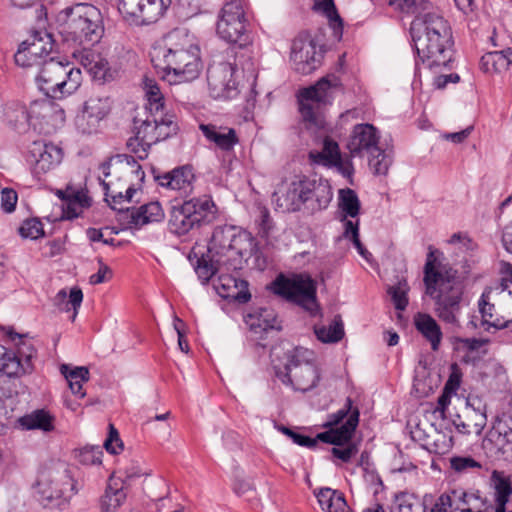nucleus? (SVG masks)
<instances>
[{
	"mask_svg": "<svg viewBox=\"0 0 512 512\" xmlns=\"http://www.w3.org/2000/svg\"><path fill=\"white\" fill-rule=\"evenodd\" d=\"M111 101L106 96H91L85 101L82 112L77 115L75 125L83 134H92L98 131L100 122L109 114Z\"/></svg>",
	"mask_w": 512,
	"mask_h": 512,
	"instance_id": "15",
	"label": "nucleus"
},
{
	"mask_svg": "<svg viewBox=\"0 0 512 512\" xmlns=\"http://www.w3.org/2000/svg\"><path fill=\"white\" fill-rule=\"evenodd\" d=\"M352 405H353V402H352L351 398L348 397L346 399V402H345V405L343 408H341L337 412L329 415L328 422L324 425V427L336 426L340 422H342L343 419H345L346 417H349V415L354 410Z\"/></svg>",
	"mask_w": 512,
	"mask_h": 512,
	"instance_id": "62",
	"label": "nucleus"
},
{
	"mask_svg": "<svg viewBox=\"0 0 512 512\" xmlns=\"http://www.w3.org/2000/svg\"><path fill=\"white\" fill-rule=\"evenodd\" d=\"M22 43H27L30 54H35L42 61L48 60L46 57L52 52L54 46L52 36L46 31H36Z\"/></svg>",
	"mask_w": 512,
	"mask_h": 512,
	"instance_id": "36",
	"label": "nucleus"
},
{
	"mask_svg": "<svg viewBox=\"0 0 512 512\" xmlns=\"http://www.w3.org/2000/svg\"><path fill=\"white\" fill-rule=\"evenodd\" d=\"M485 449L512 457V414L503 412L494 421L492 429L483 441Z\"/></svg>",
	"mask_w": 512,
	"mask_h": 512,
	"instance_id": "19",
	"label": "nucleus"
},
{
	"mask_svg": "<svg viewBox=\"0 0 512 512\" xmlns=\"http://www.w3.org/2000/svg\"><path fill=\"white\" fill-rule=\"evenodd\" d=\"M450 465L458 473H468L482 468V464L471 456H455L450 459Z\"/></svg>",
	"mask_w": 512,
	"mask_h": 512,
	"instance_id": "54",
	"label": "nucleus"
},
{
	"mask_svg": "<svg viewBox=\"0 0 512 512\" xmlns=\"http://www.w3.org/2000/svg\"><path fill=\"white\" fill-rule=\"evenodd\" d=\"M214 288L219 296L224 299L246 303L251 298V294L248 291V282L230 274L219 275Z\"/></svg>",
	"mask_w": 512,
	"mask_h": 512,
	"instance_id": "24",
	"label": "nucleus"
},
{
	"mask_svg": "<svg viewBox=\"0 0 512 512\" xmlns=\"http://www.w3.org/2000/svg\"><path fill=\"white\" fill-rule=\"evenodd\" d=\"M379 140V131L372 124H357L353 127L347 147L353 156L373 154L378 150Z\"/></svg>",
	"mask_w": 512,
	"mask_h": 512,
	"instance_id": "20",
	"label": "nucleus"
},
{
	"mask_svg": "<svg viewBox=\"0 0 512 512\" xmlns=\"http://www.w3.org/2000/svg\"><path fill=\"white\" fill-rule=\"evenodd\" d=\"M387 2L395 10L415 17L428 12L432 8L428 0H387Z\"/></svg>",
	"mask_w": 512,
	"mask_h": 512,
	"instance_id": "44",
	"label": "nucleus"
},
{
	"mask_svg": "<svg viewBox=\"0 0 512 512\" xmlns=\"http://www.w3.org/2000/svg\"><path fill=\"white\" fill-rule=\"evenodd\" d=\"M277 203L287 211H299L302 205L311 212L325 210L333 198L329 181L323 177L294 176L286 185Z\"/></svg>",
	"mask_w": 512,
	"mask_h": 512,
	"instance_id": "6",
	"label": "nucleus"
},
{
	"mask_svg": "<svg viewBox=\"0 0 512 512\" xmlns=\"http://www.w3.org/2000/svg\"><path fill=\"white\" fill-rule=\"evenodd\" d=\"M184 204L186 208H190L189 213L199 227L201 225L210 224L216 219L218 209L212 197L209 195L193 197L189 200H185Z\"/></svg>",
	"mask_w": 512,
	"mask_h": 512,
	"instance_id": "28",
	"label": "nucleus"
},
{
	"mask_svg": "<svg viewBox=\"0 0 512 512\" xmlns=\"http://www.w3.org/2000/svg\"><path fill=\"white\" fill-rule=\"evenodd\" d=\"M53 111V106L50 101H34L31 103L28 110L21 108L19 113H21V119L25 122H28L29 125H32L36 128L37 124L41 123L42 120H45L48 116L51 115Z\"/></svg>",
	"mask_w": 512,
	"mask_h": 512,
	"instance_id": "38",
	"label": "nucleus"
},
{
	"mask_svg": "<svg viewBox=\"0 0 512 512\" xmlns=\"http://www.w3.org/2000/svg\"><path fill=\"white\" fill-rule=\"evenodd\" d=\"M101 185L105 192V200L108 202L112 209L118 211L120 208H117V205H120L123 202H130L133 198V195L136 193V188L133 185H130L127 188L125 194H123L121 191H110L109 184L105 181H101Z\"/></svg>",
	"mask_w": 512,
	"mask_h": 512,
	"instance_id": "50",
	"label": "nucleus"
},
{
	"mask_svg": "<svg viewBox=\"0 0 512 512\" xmlns=\"http://www.w3.org/2000/svg\"><path fill=\"white\" fill-rule=\"evenodd\" d=\"M236 72L237 69L229 63L210 67L207 72V81L211 96L225 100L235 98L239 93Z\"/></svg>",
	"mask_w": 512,
	"mask_h": 512,
	"instance_id": "14",
	"label": "nucleus"
},
{
	"mask_svg": "<svg viewBox=\"0 0 512 512\" xmlns=\"http://www.w3.org/2000/svg\"><path fill=\"white\" fill-rule=\"evenodd\" d=\"M103 455V451L100 447H84L79 451V461L84 465H97L101 464V457Z\"/></svg>",
	"mask_w": 512,
	"mask_h": 512,
	"instance_id": "58",
	"label": "nucleus"
},
{
	"mask_svg": "<svg viewBox=\"0 0 512 512\" xmlns=\"http://www.w3.org/2000/svg\"><path fill=\"white\" fill-rule=\"evenodd\" d=\"M124 483L120 478L110 477L104 494L100 498L101 512H115L126 500Z\"/></svg>",
	"mask_w": 512,
	"mask_h": 512,
	"instance_id": "29",
	"label": "nucleus"
},
{
	"mask_svg": "<svg viewBox=\"0 0 512 512\" xmlns=\"http://www.w3.org/2000/svg\"><path fill=\"white\" fill-rule=\"evenodd\" d=\"M319 9L323 11L325 16L328 18L330 24L333 26L335 33L342 32V19L339 16L333 0H322L318 4Z\"/></svg>",
	"mask_w": 512,
	"mask_h": 512,
	"instance_id": "55",
	"label": "nucleus"
},
{
	"mask_svg": "<svg viewBox=\"0 0 512 512\" xmlns=\"http://www.w3.org/2000/svg\"><path fill=\"white\" fill-rule=\"evenodd\" d=\"M339 208L347 216L355 218L360 211V201L356 192L350 188L341 189L339 191Z\"/></svg>",
	"mask_w": 512,
	"mask_h": 512,
	"instance_id": "46",
	"label": "nucleus"
},
{
	"mask_svg": "<svg viewBox=\"0 0 512 512\" xmlns=\"http://www.w3.org/2000/svg\"><path fill=\"white\" fill-rule=\"evenodd\" d=\"M410 35L417 57L430 68L447 66L452 58L453 37L449 22L430 9L414 17Z\"/></svg>",
	"mask_w": 512,
	"mask_h": 512,
	"instance_id": "3",
	"label": "nucleus"
},
{
	"mask_svg": "<svg viewBox=\"0 0 512 512\" xmlns=\"http://www.w3.org/2000/svg\"><path fill=\"white\" fill-rule=\"evenodd\" d=\"M147 86V99L149 103V109L151 113H160L163 110V95L156 83L146 84Z\"/></svg>",
	"mask_w": 512,
	"mask_h": 512,
	"instance_id": "57",
	"label": "nucleus"
},
{
	"mask_svg": "<svg viewBox=\"0 0 512 512\" xmlns=\"http://www.w3.org/2000/svg\"><path fill=\"white\" fill-rule=\"evenodd\" d=\"M154 178L160 186L178 191L183 197L189 196L193 191L195 175L189 165L176 167L163 175H155Z\"/></svg>",
	"mask_w": 512,
	"mask_h": 512,
	"instance_id": "21",
	"label": "nucleus"
},
{
	"mask_svg": "<svg viewBox=\"0 0 512 512\" xmlns=\"http://www.w3.org/2000/svg\"><path fill=\"white\" fill-rule=\"evenodd\" d=\"M154 122L157 123L158 142L166 140L178 131V124L174 115H162L161 112H155Z\"/></svg>",
	"mask_w": 512,
	"mask_h": 512,
	"instance_id": "47",
	"label": "nucleus"
},
{
	"mask_svg": "<svg viewBox=\"0 0 512 512\" xmlns=\"http://www.w3.org/2000/svg\"><path fill=\"white\" fill-rule=\"evenodd\" d=\"M53 416L45 410H36L20 418V424L27 430L39 429L45 432L54 429Z\"/></svg>",
	"mask_w": 512,
	"mask_h": 512,
	"instance_id": "40",
	"label": "nucleus"
},
{
	"mask_svg": "<svg viewBox=\"0 0 512 512\" xmlns=\"http://www.w3.org/2000/svg\"><path fill=\"white\" fill-rule=\"evenodd\" d=\"M18 201V195L15 190L11 188H4L1 191V208L6 213H11L15 210Z\"/></svg>",
	"mask_w": 512,
	"mask_h": 512,
	"instance_id": "64",
	"label": "nucleus"
},
{
	"mask_svg": "<svg viewBox=\"0 0 512 512\" xmlns=\"http://www.w3.org/2000/svg\"><path fill=\"white\" fill-rule=\"evenodd\" d=\"M317 339L323 343H337L344 336V325L340 315H336L328 326H314Z\"/></svg>",
	"mask_w": 512,
	"mask_h": 512,
	"instance_id": "39",
	"label": "nucleus"
},
{
	"mask_svg": "<svg viewBox=\"0 0 512 512\" xmlns=\"http://www.w3.org/2000/svg\"><path fill=\"white\" fill-rule=\"evenodd\" d=\"M340 79L335 75L321 78L315 85L299 91V111L307 127L321 128L324 120L321 113L322 106L330 102L332 90L341 88Z\"/></svg>",
	"mask_w": 512,
	"mask_h": 512,
	"instance_id": "11",
	"label": "nucleus"
},
{
	"mask_svg": "<svg viewBox=\"0 0 512 512\" xmlns=\"http://www.w3.org/2000/svg\"><path fill=\"white\" fill-rule=\"evenodd\" d=\"M480 65L482 70L486 73H498L508 68L505 56L501 50L488 52L483 55L480 60Z\"/></svg>",
	"mask_w": 512,
	"mask_h": 512,
	"instance_id": "48",
	"label": "nucleus"
},
{
	"mask_svg": "<svg viewBox=\"0 0 512 512\" xmlns=\"http://www.w3.org/2000/svg\"><path fill=\"white\" fill-rule=\"evenodd\" d=\"M316 55V44L311 35L307 32L300 33L293 40L291 46V60L297 72L303 75L312 73L320 63Z\"/></svg>",
	"mask_w": 512,
	"mask_h": 512,
	"instance_id": "18",
	"label": "nucleus"
},
{
	"mask_svg": "<svg viewBox=\"0 0 512 512\" xmlns=\"http://www.w3.org/2000/svg\"><path fill=\"white\" fill-rule=\"evenodd\" d=\"M120 219L126 220L130 226L141 227L152 222H160L165 214L157 201L141 205L138 208L119 209Z\"/></svg>",
	"mask_w": 512,
	"mask_h": 512,
	"instance_id": "23",
	"label": "nucleus"
},
{
	"mask_svg": "<svg viewBox=\"0 0 512 512\" xmlns=\"http://www.w3.org/2000/svg\"><path fill=\"white\" fill-rule=\"evenodd\" d=\"M65 192H67V209L65 214L68 219L77 218L80 215L82 208L90 206L91 200L83 188H77L72 184H68L65 188Z\"/></svg>",
	"mask_w": 512,
	"mask_h": 512,
	"instance_id": "34",
	"label": "nucleus"
},
{
	"mask_svg": "<svg viewBox=\"0 0 512 512\" xmlns=\"http://www.w3.org/2000/svg\"><path fill=\"white\" fill-rule=\"evenodd\" d=\"M283 434L287 435L295 444L303 447L313 448L316 446V440L312 439L309 436L297 433L292 429L280 426L278 428Z\"/></svg>",
	"mask_w": 512,
	"mask_h": 512,
	"instance_id": "61",
	"label": "nucleus"
},
{
	"mask_svg": "<svg viewBox=\"0 0 512 512\" xmlns=\"http://www.w3.org/2000/svg\"><path fill=\"white\" fill-rule=\"evenodd\" d=\"M341 158L338 143L330 137H325L322 151H311L309 159L314 164H323L331 167V164L339 163Z\"/></svg>",
	"mask_w": 512,
	"mask_h": 512,
	"instance_id": "35",
	"label": "nucleus"
},
{
	"mask_svg": "<svg viewBox=\"0 0 512 512\" xmlns=\"http://www.w3.org/2000/svg\"><path fill=\"white\" fill-rule=\"evenodd\" d=\"M73 55L77 57L76 51L73 52ZM78 57L83 67L93 73L95 77L104 76L105 65L100 56L92 52L90 47H82V50L79 51Z\"/></svg>",
	"mask_w": 512,
	"mask_h": 512,
	"instance_id": "45",
	"label": "nucleus"
},
{
	"mask_svg": "<svg viewBox=\"0 0 512 512\" xmlns=\"http://www.w3.org/2000/svg\"><path fill=\"white\" fill-rule=\"evenodd\" d=\"M392 512H426V506L415 494L400 492L394 497Z\"/></svg>",
	"mask_w": 512,
	"mask_h": 512,
	"instance_id": "43",
	"label": "nucleus"
},
{
	"mask_svg": "<svg viewBox=\"0 0 512 512\" xmlns=\"http://www.w3.org/2000/svg\"><path fill=\"white\" fill-rule=\"evenodd\" d=\"M104 447L111 454H118L123 450V442L117 429L112 424H109V434L104 442Z\"/></svg>",
	"mask_w": 512,
	"mask_h": 512,
	"instance_id": "59",
	"label": "nucleus"
},
{
	"mask_svg": "<svg viewBox=\"0 0 512 512\" xmlns=\"http://www.w3.org/2000/svg\"><path fill=\"white\" fill-rule=\"evenodd\" d=\"M199 130L209 143L224 152L232 151L239 143L238 134L232 127L217 123H200Z\"/></svg>",
	"mask_w": 512,
	"mask_h": 512,
	"instance_id": "22",
	"label": "nucleus"
},
{
	"mask_svg": "<svg viewBox=\"0 0 512 512\" xmlns=\"http://www.w3.org/2000/svg\"><path fill=\"white\" fill-rule=\"evenodd\" d=\"M59 34L64 42L92 47L99 43L104 34L100 10L89 3H77L66 7L58 14Z\"/></svg>",
	"mask_w": 512,
	"mask_h": 512,
	"instance_id": "5",
	"label": "nucleus"
},
{
	"mask_svg": "<svg viewBox=\"0 0 512 512\" xmlns=\"http://www.w3.org/2000/svg\"><path fill=\"white\" fill-rule=\"evenodd\" d=\"M31 359L32 354L29 353L25 355V360L22 361L14 351L0 345V375L11 378L30 373L33 369Z\"/></svg>",
	"mask_w": 512,
	"mask_h": 512,
	"instance_id": "26",
	"label": "nucleus"
},
{
	"mask_svg": "<svg viewBox=\"0 0 512 512\" xmlns=\"http://www.w3.org/2000/svg\"><path fill=\"white\" fill-rule=\"evenodd\" d=\"M151 61L160 77L170 85L190 82L201 71L199 48L185 30H174L164 44L153 49Z\"/></svg>",
	"mask_w": 512,
	"mask_h": 512,
	"instance_id": "2",
	"label": "nucleus"
},
{
	"mask_svg": "<svg viewBox=\"0 0 512 512\" xmlns=\"http://www.w3.org/2000/svg\"><path fill=\"white\" fill-rule=\"evenodd\" d=\"M19 234L23 238L37 239L44 235L43 225L36 218L27 219L19 227Z\"/></svg>",
	"mask_w": 512,
	"mask_h": 512,
	"instance_id": "56",
	"label": "nucleus"
},
{
	"mask_svg": "<svg viewBox=\"0 0 512 512\" xmlns=\"http://www.w3.org/2000/svg\"><path fill=\"white\" fill-rule=\"evenodd\" d=\"M313 352L296 347L287 355L284 368L274 367L275 376L294 390L307 392L315 388L320 380V370L312 361Z\"/></svg>",
	"mask_w": 512,
	"mask_h": 512,
	"instance_id": "8",
	"label": "nucleus"
},
{
	"mask_svg": "<svg viewBox=\"0 0 512 512\" xmlns=\"http://www.w3.org/2000/svg\"><path fill=\"white\" fill-rule=\"evenodd\" d=\"M27 43H21L15 56V63L18 66L28 68V67H41L43 61L36 56L35 54H30V50L27 48Z\"/></svg>",
	"mask_w": 512,
	"mask_h": 512,
	"instance_id": "53",
	"label": "nucleus"
},
{
	"mask_svg": "<svg viewBox=\"0 0 512 512\" xmlns=\"http://www.w3.org/2000/svg\"><path fill=\"white\" fill-rule=\"evenodd\" d=\"M63 158L61 147L45 141H34L28 149L26 160L36 175L55 168Z\"/></svg>",
	"mask_w": 512,
	"mask_h": 512,
	"instance_id": "17",
	"label": "nucleus"
},
{
	"mask_svg": "<svg viewBox=\"0 0 512 512\" xmlns=\"http://www.w3.org/2000/svg\"><path fill=\"white\" fill-rule=\"evenodd\" d=\"M436 254H440V252L429 246L424 266L426 293L433 297L437 288H439V294L435 302L436 315L447 324L459 326L458 317L461 311L462 287L455 282L456 271L443 267L438 262Z\"/></svg>",
	"mask_w": 512,
	"mask_h": 512,
	"instance_id": "4",
	"label": "nucleus"
},
{
	"mask_svg": "<svg viewBox=\"0 0 512 512\" xmlns=\"http://www.w3.org/2000/svg\"><path fill=\"white\" fill-rule=\"evenodd\" d=\"M82 80L81 70L69 62L63 63L50 57L43 61L36 81L39 89L50 98H58L73 93Z\"/></svg>",
	"mask_w": 512,
	"mask_h": 512,
	"instance_id": "9",
	"label": "nucleus"
},
{
	"mask_svg": "<svg viewBox=\"0 0 512 512\" xmlns=\"http://www.w3.org/2000/svg\"><path fill=\"white\" fill-rule=\"evenodd\" d=\"M414 324L419 333L430 343L433 351H437L442 340V331L436 320L425 313H418Z\"/></svg>",
	"mask_w": 512,
	"mask_h": 512,
	"instance_id": "32",
	"label": "nucleus"
},
{
	"mask_svg": "<svg viewBox=\"0 0 512 512\" xmlns=\"http://www.w3.org/2000/svg\"><path fill=\"white\" fill-rule=\"evenodd\" d=\"M245 322L250 330L255 333L278 329L276 326V314L271 308L255 309L246 315Z\"/></svg>",
	"mask_w": 512,
	"mask_h": 512,
	"instance_id": "33",
	"label": "nucleus"
},
{
	"mask_svg": "<svg viewBox=\"0 0 512 512\" xmlns=\"http://www.w3.org/2000/svg\"><path fill=\"white\" fill-rule=\"evenodd\" d=\"M257 252V243L251 233L233 225L215 227L208 243L207 253L197 259L195 271L207 283L218 271H237Z\"/></svg>",
	"mask_w": 512,
	"mask_h": 512,
	"instance_id": "1",
	"label": "nucleus"
},
{
	"mask_svg": "<svg viewBox=\"0 0 512 512\" xmlns=\"http://www.w3.org/2000/svg\"><path fill=\"white\" fill-rule=\"evenodd\" d=\"M189 209V207L186 208L184 202L179 206H172L168 220V228L171 233L182 236L199 227L189 213Z\"/></svg>",
	"mask_w": 512,
	"mask_h": 512,
	"instance_id": "30",
	"label": "nucleus"
},
{
	"mask_svg": "<svg viewBox=\"0 0 512 512\" xmlns=\"http://www.w3.org/2000/svg\"><path fill=\"white\" fill-rule=\"evenodd\" d=\"M369 155V166L373 173L375 175H386L390 165L392 164V157L390 153H387L378 146V150Z\"/></svg>",
	"mask_w": 512,
	"mask_h": 512,
	"instance_id": "51",
	"label": "nucleus"
},
{
	"mask_svg": "<svg viewBox=\"0 0 512 512\" xmlns=\"http://www.w3.org/2000/svg\"><path fill=\"white\" fill-rule=\"evenodd\" d=\"M450 497L452 498L454 511L465 512L468 507V491L462 488L451 489Z\"/></svg>",
	"mask_w": 512,
	"mask_h": 512,
	"instance_id": "63",
	"label": "nucleus"
},
{
	"mask_svg": "<svg viewBox=\"0 0 512 512\" xmlns=\"http://www.w3.org/2000/svg\"><path fill=\"white\" fill-rule=\"evenodd\" d=\"M467 501L465 512H496L494 504L479 490H469Z\"/></svg>",
	"mask_w": 512,
	"mask_h": 512,
	"instance_id": "49",
	"label": "nucleus"
},
{
	"mask_svg": "<svg viewBox=\"0 0 512 512\" xmlns=\"http://www.w3.org/2000/svg\"><path fill=\"white\" fill-rule=\"evenodd\" d=\"M272 290L276 295L302 307L311 315H316L320 311L317 284L309 274L298 273L289 277L280 274L272 282Z\"/></svg>",
	"mask_w": 512,
	"mask_h": 512,
	"instance_id": "10",
	"label": "nucleus"
},
{
	"mask_svg": "<svg viewBox=\"0 0 512 512\" xmlns=\"http://www.w3.org/2000/svg\"><path fill=\"white\" fill-rule=\"evenodd\" d=\"M60 370L67 380L72 393L80 398L85 397L86 393L83 390L82 384L89 380L88 369L83 366L70 369L68 365L63 364Z\"/></svg>",
	"mask_w": 512,
	"mask_h": 512,
	"instance_id": "37",
	"label": "nucleus"
},
{
	"mask_svg": "<svg viewBox=\"0 0 512 512\" xmlns=\"http://www.w3.org/2000/svg\"><path fill=\"white\" fill-rule=\"evenodd\" d=\"M509 293L512 294V291ZM478 306L481 314L480 328L483 330L495 332L505 328H512V317L506 319L503 316H497L494 304L488 302V296L485 294L481 295ZM509 306L512 308V297Z\"/></svg>",
	"mask_w": 512,
	"mask_h": 512,
	"instance_id": "27",
	"label": "nucleus"
},
{
	"mask_svg": "<svg viewBox=\"0 0 512 512\" xmlns=\"http://www.w3.org/2000/svg\"><path fill=\"white\" fill-rule=\"evenodd\" d=\"M134 136L127 141L128 149L141 160L147 158L148 151L153 144L158 143L157 123L154 122V113L145 119L134 118Z\"/></svg>",
	"mask_w": 512,
	"mask_h": 512,
	"instance_id": "16",
	"label": "nucleus"
},
{
	"mask_svg": "<svg viewBox=\"0 0 512 512\" xmlns=\"http://www.w3.org/2000/svg\"><path fill=\"white\" fill-rule=\"evenodd\" d=\"M359 410L354 408L352 413L347 418L346 422L340 427L333 429V436L335 439V446H343L351 441L353 434L359 423Z\"/></svg>",
	"mask_w": 512,
	"mask_h": 512,
	"instance_id": "41",
	"label": "nucleus"
},
{
	"mask_svg": "<svg viewBox=\"0 0 512 512\" xmlns=\"http://www.w3.org/2000/svg\"><path fill=\"white\" fill-rule=\"evenodd\" d=\"M246 23L242 1L226 0L217 21L216 31L226 42L242 47L248 43Z\"/></svg>",
	"mask_w": 512,
	"mask_h": 512,
	"instance_id": "12",
	"label": "nucleus"
},
{
	"mask_svg": "<svg viewBox=\"0 0 512 512\" xmlns=\"http://www.w3.org/2000/svg\"><path fill=\"white\" fill-rule=\"evenodd\" d=\"M358 452V445L356 443H347L343 446H334L331 453L335 458L340 459L342 462H349L353 456Z\"/></svg>",
	"mask_w": 512,
	"mask_h": 512,
	"instance_id": "60",
	"label": "nucleus"
},
{
	"mask_svg": "<svg viewBox=\"0 0 512 512\" xmlns=\"http://www.w3.org/2000/svg\"><path fill=\"white\" fill-rule=\"evenodd\" d=\"M37 494L44 506L62 509L78 492L77 482L64 463L44 467L37 479Z\"/></svg>",
	"mask_w": 512,
	"mask_h": 512,
	"instance_id": "7",
	"label": "nucleus"
},
{
	"mask_svg": "<svg viewBox=\"0 0 512 512\" xmlns=\"http://www.w3.org/2000/svg\"><path fill=\"white\" fill-rule=\"evenodd\" d=\"M490 486L494 490L496 512H505L506 504L512 495V482L504 472L494 470L490 477Z\"/></svg>",
	"mask_w": 512,
	"mask_h": 512,
	"instance_id": "31",
	"label": "nucleus"
},
{
	"mask_svg": "<svg viewBox=\"0 0 512 512\" xmlns=\"http://www.w3.org/2000/svg\"><path fill=\"white\" fill-rule=\"evenodd\" d=\"M409 291L408 283L405 279L398 281L394 286H390L387 290L391 296V300L394 304L395 309L403 311L408 305L407 293Z\"/></svg>",
	"mask_w": 512,
	"mask_h": 512,
	"instance_id": "52",
	"label": "nucleus"
},
{
	"mask_svg": "<svg viewBox=\"0 0 512 512\" xmlns=\"http://www.w3.org/2000/svg\"><path fill=\"white\" fill-rule=\"evenodd\" d=\"M170 3V0H120L118 9L124 17L147 25L163 16Z\"/></svg>",
	"mask_w": 512,
	"mask_h": 512,
	"instance_id": "13",
	"label": "nucleus"
},
{
	"mask_svg": "<svg viewBox=\"0 0 512 512\" xmlns=\"http://www.w3.org/2000/svg\"><path fill=\"white\" fill-rule=\"evenodd\" d=\"M468 405L470 408H467L465 412V419H463L462 416L457 415L453 420V425L456 430L463 435H469L472 433L480 434L487 421L484 407H480L479 405L476 408L470 399L468 400Z\"/></svg>",
	"mask_w": 512,
	"mask_h": 512,
	"instance_id": "25",
	"label": "nucleus"
},
{
	"mask_svg": "<svg viewBox=\"0 0 512 512\" xmlns=\"http://www.w3.org/2000/svg\"><path fill=\"white\" fill-rule=\"evenodd\" d=\"M83 300L82 290L78 287H73L70 293L67 294L65 289L60 290L55 296V304L65 311L73 309L74 314L72 319L74 320L77 315V309L80 308Z\"/></svg>",
	"mask_w": 512,
	"mask_h": 512,
	"instance_id": "42",
	"label": "nucleus"
}]
</instances>
